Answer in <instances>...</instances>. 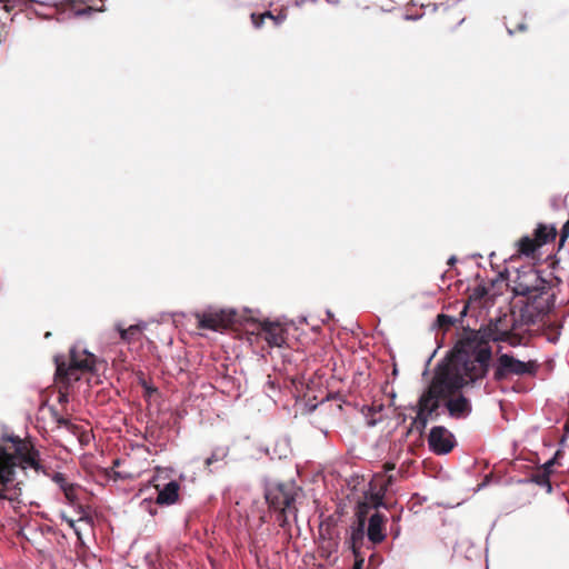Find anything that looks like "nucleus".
Returning a JSON list of instances; mask_svg holds the SVG:
<instances>
[{
  "label": "nucleus",
  "mask_w": 569,
  "mask_h": 569,
  "mask_svg": "<svg viewBox=\"0 0 569 569\" xmlns=\"http://www.w3.org/2000/svg\"><path fill=\"white\" fill-rule=\"evenodd\" d=\"M391 535L393 536V539H397L400 535V527L399 526L391 527Z\"/></svg>",
  "instance_id": "obj_38"
},
{
  "label": "nucleus",
  "mask_w": 569,
  "mask_h": 569,
  "mask_svg": "<svg viewBox=\"0 0 569 569\" xmlns=\"http://www.w3.org/2000/svg\"><path fill=\"white\" fill-rule=\"evenodd\" d=\"M563 456V451L561 449H557L556 452L553 453V456L548 459L543 465H541V469H543L545 471H551L552 472V468L556 466V465H559L560 463V459L562 458Z\"/></svg>",
  "instance_id": "obj_27"
},
{
  "label": "nucleus",
  "mask_w": 569,
  "mask_h": 569,
  "mask_svg": "<svg viewBox=\"0 0 569 569\" xmlns=\"http://www.w3.org/2000/svg\"><path fill=\"white\" fill-rule=\"evenodd\" d=\"M326 317H327V319H322L321 320L322 323H327V321L335 319V315H333V312L330 309L326 310Z\"/></svg>",
  "instance_id": "obj_37"
},
{
  "label": "nucleus",
  "mask_w": 569,
  "mask_h": 569,
  "mask_svg": "<svg viewBox=\"0 0 569 569\" xmlns=\"http://www.w3.org/2000/svg\"><path fill=\"white\" fill-rule=\"evenodd\" d=\"M180 486L176 480L167 482L161 489H158L157 503L170 506L178 500Z\"/></svg>",
  "instance_id": "obj_14"
},
{
  "label": "nucleus",
  "mask_w": 569,
  "mask_h": 569,
  "mask_svg": "<svg viewBox=\"0 0 569 569\" xmlns=\"http://www.w3.org/2000/svg\"><path fill=\"white\" fill-rule=\"evenodd\" d=\"M129 475L122 473L120 471H117L113 469V467H109V480L117 481L118 479H123L128 477Z\"/></svg>",
  "instance_id": "obj_34"
},
{
  "label": "nucleus",
  "mask_w": 569,
  "mask_h": 569,
  "mask_svg": "<svg viewBox=\"0 0 569 569\" xmlns=\"http://www.w3.org/2000/svg\"><path fill=\"white\" fill-rule=\"evenodd\" d=\"M198 327L204 330L222 331L231 325H239L249 330L252 327V333L257 332L269 347H282L286 343L283 328L268 319L258 321L253 311L249 308H221L198 312L196 315Z\"/></svg>",
  "instance_id": "obj_3"
},
{
  "label": "nucleus",
  "mask_w": 569,
  "mask_h": 569,
  "mask_svg": "<svg viewBox=\"0 0 569 569\" xmlns=\"http://www.w3.org/2000/svg\"><path fill=\"white\" fill-rule=\"evenodd\" d=\"M457 261H458L457 257H456V256H451V257L448 259V262H447V263H448L450 267H452V266H455V264H456V262H457Z\"/></svg>",
  "instance_id": "obj_42"
},
{
  "label": "nucleus",
  "mask_w": 569,
  "mask_h": 569,
  "mask_svg": "<svg viewBox=\"0 0 569 569\" xmlns=\"http://www.w3.org/2000/svg\"><path fill=\"white\" fill-rule=\"evenodd\" d=\"M278 512L277 515V521L279 522V526L283 529L288 528L290 526V516L293 517L295 520H297V508L289 510H276Z\"/></svg>",
  "instance_id": "obj_23"
},
{
  "label": "nucleus",
  "mask_w": 569,
  "mask_h": 569,
  "mask_svg": "<svg viewBox=\"0 0 569 569\" xmlns=\"http://www.w3.org/2000/svg\"><path fill=\"white\" fill-rule=\"evenodd\" d=\"M229 455V447L228 446H217L212 449L210 456L206 458L204 466L209 468V471L212 472L213 469H211V466H214V469H219L220 466H218L219 462H223L224 459Z\"/></svg>",
  "instance_id": "obj_17"
},
{
  "label": "nucleus",
  "mask_w": 569,
  "mask_h": 569,
  "mask_svg": "<svg viewBox=\"0 0 569 569\" xmlns=\"http://www.w3.org/2000/svg\"><path fill=\"white\" fill-rule=\"evenodd\" d=\"M103 11V4H101L98 8H94L92 6H87L84 9H80L76 11L77 16H84L90 14L91 12H102Z\"/></svg>",
  "instance_id": "obj_33"
},
{
  "label": "nucleus",
  "mask_w": 569,
  "mask_h": 569,
  "mask_svg": "<svg viewBox=\"0 0 569 569\" xmlns=\"http://www.w3.org/2000/svg\"><path fill=\"white\" fill-rule=\"evenodd\" d=\"M448 388L447 382L427 386L418 398V402L411 406L416 411V417L411 421L409 431L415 427L419 433H423L430 419L436 420L440 416L439 395L443 388Z\"/></svg>",
  "instance_id": "obj_6"
},
{
  "label": "nucleus",
  "mask_w": 569,
  "mask_h": 569,
  "mask_svg": "<svg viewBox=\"0 0 569 569\" xmlns=\"http://www.w3.org/2000/svg\"><path fill=\"white\" fill-rule=\"evenodd\" d=\"M517 29H518L519 31H525V30H527V24H526V23H519V24H518V27H517Z\"/></svg>",
  "instance_id": "obj_44"
},
{
  "label": "nucleus",
  "mask_w": 569,
  "mask_h": 569,
  "mask_svg": "<svg viewBox=\"0 0 569 569\" xmlns=\"http://www.w3.org/2000/svg\"><path fill=\"white\" fill-rule=\"evenodd\" d=\"M263 14L266 16V19H271L276 26H280L287 18L284 12L273 14L271 11H264Z\"/></svg>",
  "instance_id": "obj_28"
},
{
  "label": "nucleus",
  "mask_w": 569,
  "mask_h": 569,
  "mask_svg": "<svg viewBox=\"0 0 569 569\" xmlns=\"http://www.w3.org/2000/svg\"><path fill=\"white\" fill-rule=\"evenodd\" d=\"M533 236L538 244L541 247L556 239L557 229L553 224H546L540 222L537 224Z\"/></svg>",
  "instance_id": "obj_16"
},
{
  "label": "nucleus",
  "mask_w": 569,
  "mask_h": 569,
  "mask_svg": "<svg viewBox=\"0 0 569 569\" xmlns=\"http://www.w3.org/2000/svg\"><path fill=\"white\" fill-rule=\"evenodd\" d=\"M139 383L143 390V397L146 399H151L154 395L159 393V389L149 382L144 377L139 378Z\"/></svg>",
  "instance_id": "obj_25"
},
{
  "label": "nucleus",
  "mask_w": 569,
  "mask_h": 569,
  "mask_svg": "<svg viewBox=\"0 0 569 569\" xmlns=\"http://www.w3.org/2000/svg\"><path fill=\"white\" fill-rule=\"evenodd\" d=\"M62 519H63V521H66V522L69 525V527H71V528L74 530V532H76L77 535H79V530H78V528L76 527V521H74L73 519L68 518V517H66V516H63V517H62Z\"/></svg>",
  "instance_id": "obj_36"
},
{
  "label": "nucleus",
  "mask_w": 569,
  "mask_h": 569,
  "mask_svg": "<svg viewBox=\"0 0 569 569\" xmlns=\"http://www.w3.org/2000/svg\"><path fill=\"white\" fill-rule=\"evenodd\" d=\"M10 2H11V0H0V3H3V4L1 6V8L8 11V10H9V3H10Z\"/></svg>",
  "instance_id": "obj_41"
},
{
  "label": "nucleus",
  "mask_w": 569,
  "mask_h": 569,
  "mask_svg": "<svg viewBox=\"0 0 569 569\" xmlns=\"http://www.w3.org/2000/svg\"><path fill=\"white\" fill-rule=\"evenodd\" d=\"M297 489L293 481L289 483L279 482L266 489L264 498L273 510L291 511L295 509Z\"/></svg>",
  "instance_id": "obj_9"
},
{
  "label": "nucleus",
  "mask_w": 569,
  "mask_h": 569,
  "mask_svg": "<svg viewBox=\"0 0 569 569\" xmlns=\"http://www.w3.org/2000/svg\"><path fill=\"white\" fill-rule=\"evenodd\" d=\"M383 409V406L382 405H379V406H370V407H365L362 409V413L365 415V417L367 418V425L369 427H375L379 423V419H376L375 418V415L382 411Z\"/></svg>",
  "instance_id": "obj_22"
},
{
  "label": "nucleus",
  "mask_w": 569,
  "mask_h": 569,
  "mask_svg": "<svg viewBox=\"0 0 569 569\" xmlns=\"http://www.w3.org/2000/svg\"><path fill=\"white\" fill-rule=\"evenodd\" d=\"M449 355L452 358V367L440 369L438 366V370L427 386L447 382L448 388L438 392L440 408L443 407L452 419H466L472 411V405L470 399L462 393V389L473 386L487 377L490 353L487 351L486 355H479L473 361L466 358V352L458 356L450 351Z\"/></svg>",
  "instance_id": "obj_1"
},
{
  "label": "nucleus",
  "mask_w": 569,
  "mask_h": 569,
  "mask_svg": "<svg viewBox=\"0 0 569 569\" xmlns=\"http://www.w3.org/2000/svg\"><path fill=\"white\" fill-rule=\"evenodd\" d=\"M517 483H518V485H527V483H531V481H530V477H528V478H521V479H518V480H517Z\"/></svg>",
  "instance_id": "obj_40"
},
{
  "label": "nucleus",
  "mask_w": 569,
  "mask_h": 569,
  "mask_svg": "<svg viewBox=\"0 0 569 569\" xmlns=\"http://www.w3.org/2000/svg\"><path fill=\"white\" fill-rule=\"evenodd\" d=\"M467 311H468V306H465L462 311H461V317H465L467 315Z\"/></svg>",
  "instance_id": "obj_45"
},
{
  "label": "nucleus",
  "mask_w": 569,
  "mask_h": 569,
  "mask_svg": "<svg viewBox=\"0 0 569 569\" xmlns=\"http://www.w3.org/2000/svg\"><path fill=\"white\" fill-rule=\"evenodd\" d=\"M522 337L518 333H510V330L508 331V339L505 341L511 347H518L522 345Z\"/></svg>",
  "instance_id": "obj_30"
},
{
  "label": "nucleus",
  "mask_w": 569,
  "mask_h": 569,
  "mask_svg": "<svg viewBox=\"0 0 569 569\" xmlns=\"http://www.w3.org/2000/svg\"><path fill=\"white\" fill-rule=\"evenodd\" d=\"M66 400H67L66 395H60V397H59V401H60V402H63V401H66Z\"/></svg>",
  "instance_id": "obj_47"
},
{
  "label": "nucleus",
  "mask_w": 569,
  "mask_h": 569,
  "mask_svg": "<svg viewBox=\"0 0 569 569\" xmlns=\"http://www.w3.org/2000/svg\"><path fill=\"white\" fill-rule=\"evenodd\" d=\"M113 466H119V460H118V459H116V460L113 461Z\"/></svg>",
  "instance_id": "obj_53"
},
{
  "label": "nucleus",
  "mask_w": 569,
  "mask_h": 569,
  "mask_svg": "<svg viewBox=\"0 0 569 569\" xmlns=\"http://www.w3.org/2000/svg\"><path fill=\"white\" fill-rule=\"evenodd\" d=\"M456 445L455 436L443 426H435L428 436L429 449L436 455L449 453Z\"/></svg>",
  "instance_id": "obj_10"
},
{
  "label": "nucleus",
  "mask_w": 569,
  "mask_h": 569,
  "mask_svg": "<svg viewBox=\"0 0 569 569\" xmlns=\"http://www.w3.org/2000/svg\"><path fill=\"white\" fill-rule=\"evenodd\" d=\"M435 353H436V351H435V352H433V353L428 358L427 363H429V362L431 361V359H432V357L435 356Z\"/></svg>",
  "instance_id": "obj_50"
},
{
  "label": "nucleus",
  "mask_w": 569,
  "mask_h": 569,
  "mask_svg": "<svg viewBox=\"0 0 569 569\" xmlns=\"http://www.w3.org/2000/svg\"><path fill=\"white\" fill-rule=\"evenodd\" d=\"M508 274H509V271L508 269H505L502 272L499 273V277L501 279H507L508 278Z\"/></svg>",
  "instance_id": "obj_43"
},
{
  "label": "nucleus",
  "mask_w": 569,
  "mask_h": 569,
  "mask_svg": "<svg viewBox=\"0 0 569 569\" xmlns=\"http://www.w3.org/2000/svg\"><path fill=\"white\" fill-rule=\"evenodd\" d=\"M259 450L268 456L270 460L287 459L291 453L290 441L287 438L276 441L272 449L269 447H261Z\"/></svg>",
  "instance_id": "obj_15"
},
{
  "label": "nucleus",
  "mask_w": 569,
  "mask_h": 569,
  "mask_svg": "<svg viewBox=\"0 0 569 569\" xmlns=\"http://www.w3.org/2000/svg\"><path fill=\"white\" fill-rule=\"evenodd\" d=\"M339 540L337 538H323L320 550L322 557L329 559L333 551L338 550Z\"/></svg>",
  "instance_id": "obj_21"
},
{
  "label": "nucleus",
  "mask_w": 569,
  "mask_h": 569,
  "mask_svg": "<svg viewBox=\"0 0 569 569\" xmlns=\"http://www.w3.org/2000/svg\"><path fill=\"white\" fill-rule=\"evenodd\" d=\"M487 483H488V480H485V481L479 486V489H481V488L486 487V486H487Z\"/></svg>",
  "instance_id": "obj_49"
},
{
  "label": "nucleus",
  "mask_w": 569,
  "mask_h": 569,
  "mask_svg": "<svg viewBox=\"0 0 569 569\" xmlns=\"http://www.w3.org/2000/svg\"><path fill=\"white\" fill-rule=\"evenodd\" d=\"M386 521L387 517L379 511L373 512L369 517L366 523L367 538L373 546L381 543L386 539Z\"/></svg>",
  "instance_id": "obj_12"
},
{
  "label": "nucleus",
  "mask_w": 569,
  "mask_h": 569,
  "mask_svg": "<svg viewBox=\"0 0 569 569\" xmlns=\"http://www.w3.org/2000/svg\"><path fill=\"white\" fill-rule=\"evenodd\" d=\"M551 286L541 272L532 267L517 269V279L512 292L515 297H523L512 309L519 306V320L527 327L536 325L555 307V296L549 295Z\"/></svg>",
  "instance_id": "obj_2"
},
{
  "label": "nucleus",
  "mask_w": 569,
  "mask_h": 569,
  "mask_svg": "<svg viewBox=\"0 0 569 569\" xmlns=\"http://www.w3.org/2000/svg\"><path fill=\"white\" fill-rule=\"evenodd\" d=\"M569 234V220L566 221V223L562 226L561 229V240L560 242L563 243Z\"/></svg>",
  "instance_id": "obj_35"
},
{
  "label": "nucleus",
  "mask_w": 569,
  "mask_h": 569,
  "mask_svg": "<svg viewBox=\"0 0 569 569\" xmlns=\"http://www.w3.org/2000/svg\"><path fill=\"white\" fill-rule=\"evenodd\" d=\"M406 19H408V20H416V19H418V17H415V16H407V17H406Z\"/></svg>",
  "instance_id": "obj_48"
},
{
  "label": "nucleus",
  "mask_w": 569,
  "mask_h": 569,
  "mask_svg": "<svg viewBox=\"0 0 569 569\" xmlns=\"http://www.w3.org/2000/svg\"><path fill=\"white\" fill-rule=\"evenodd\" d=\"M367 518L363 512H358L356 519L350 525V533L346 543L351 552L359 551L363 546L365 537L367 536L366 530Z\"/></svg>",
  "instance_id": "obj_11"
},
{
  "label": "nucleus",
  "mask_w": 569,
  "mask_h": 569,
  "mask_svg": "<svg viewBox=\"0 0 569 569\" xmlns=\"http://www.w3.org/2000/svg\"><path fill=\"white\" fill-rule=\"evenodd\" d=\"M476 293L479 297H485L487 295V289L485 287H479V288H477Z\"/></svg>",
  "instance_id": "obj_39"
},
{
  "label": "nucleus",
  "mask_w": 569,
  "mask_h": 569,
  "mask_svg": "<svg viewBox=\"0 0 569 569\" xmlns=\"http://www.w3.org/2000/svg\"><path fill=\"white\" fill-rule=\"evenodd\" d=\"M550 476H551V471H545L543 469L540 468V470L538 472H535L530 476V481H531V483H536L540 487L546 488L547 492L550 493L552 491Z\"/></svg>",
  "instance_id": "obj_20"
},
{
  "label": "nucleus",
  "mask_w": 569,
  "mask_h": 569,
  "mask_svg": "<svg viewBox=\"0 0 569 569\" xmlns=\"http://www.w3.org/2000/svg\"><path fill=\"white\" fill-rule=\"evenodd\" d=\"M266 16L263 13H251V22L256 29H260L264 23Z\"/></svg>",
  "instance_id": "obj_32"
},
{
  "label": "nucleus",
  "mask_w": 569,
  "mask_h": 569,
  "mask_svg": "<svg viewBox=\"0 0 569 569\" xmlns=\"http://www.w3.org/2000/svg\"><path fill=\"white\" fill-rule=\"evenodd\" d=\"M457 321H458V319L452 317V316H449V315H446V313H440V315L437 316L435 325L438 328L447 329V328L453 326Z\"/></svg>",
  "instance_id": "obj_26"
},
{
  "label": "nucleus",
  "mask_w": 569,
  "mask_h": 569,
  "mask_svg": "<svg viewBox=\"0 0 569 569\" xmlns=\"http://www.w3.org/2000/svg\"><path fill=\"white\" fill-rule=\"evenodd\" d=\"M327 2H329L331 4H339L340 0H327Z\"/></svg>",
  "instance_id": "obj_46"
},
{
  "label": "nucleus",
  "mask_w": 569,
  "mask_h": 569,
  "mask_svg": "<svg viewBox=\"0 0 569 569\" xmlns=\"http://www.w3.org/2000/svg\"><path fill=\"white\" fill-rule=\"evenodd\" d=\"M52 480L60 487V489L64 492L66 498L70 501H72L74 496V487L72 483L68 482L67 478L63 473L56 472L52 476Z\"/></svg>",
  "instance_id": "obj_19"
},
{
  "label": "nucleus",
  "mask_w": 569,
  "mask_h": 569,
  "mask_svg": "<svg viewBox=\"0 0 569 569\" xmlns=\"http://www.w3.org/2000/svg\"><path fill=\"white\" fill-rule=\"evenodd\" d=\"M10 445H0V503L16 501L21 495L18 475L27 469L47 475L39 460L38 451L18 437H9Z\"/></svg>",
  "instance_id": "obj_4"
},
{
  "label": "nucleus",
  "mask_w": 569,
  "mask_h": 569,
  "mask_svg": "<svg viewBox=\"0 0 569 569\" xmlns=\"http://www.w3.org/2000/svg\"><path fill=\"white\" fill-rule=\"evenodd\" d=\"M508 33H509L510 36H512V34H513V31H512V30H510V29H508Z\"/></svg>",
  "instance_id": "obj_54"
},
{
  "label": "nucleus",
  "mask_w": 569,
  "mask_h": 569,
  "mask_svg": "<svg viewBox=\"0 0 569 569\" xmlns=\"http://www.w3.org/2000/svg\"><path fill=\"white\" fill-rule=\"evenodd\" d=\"M508 315L501 312L495 318H490L488 323L481 325L479 329L468 328L463 336H461L451 352L462 356L466 352V358L473 361L477 356L486 355L489 351L488 371L491 368L492 349L489 342H500L508 339Z\"/></svg>",
  "instance_id": "obj_5"
},
{
  "label": "nucleus",
  "mask_w": 569,
  "mask_h": 569,
  "mask_svg": "<svg viewBox=\"0 0 569 569\" xmlns=\"http://www.w3.org/2000/svg\"><path fill=\"white\" fill-rule=\"evenodd\" d=\"M523 326H526L525 323H522L520 320H519V315L516 316V312L515 310L512 309V320H511V323L510 326H508V329L510 330V333H517V331L522 328Z\"/></svg>",
  "instance_id": "obj_29"
},
{
  "label": "nucleus",
  "mask_w": 569,
  "mask_h": 569,
  "mask_svg": "<svg viewBox=\"0 0 569 569\" xmlns=\"http://www.w3.org/2000/svg\"><path fill=\"white\" fill-rule=\"evenodd\" d=\"M565 430H566L567 433H569V425L568 423H566Z\"/></svg>",
  "instance_id": "obj_51"
},
{
  "label": "nucleus",
  "mask_w": 569,
  "mask_h": 569,
  "mask_svg": "<svg viewBox=\"0 0 569 569\" xmlns=\"http://www.w3.org/2000/svg\"><path fill=\"white\" fill-rule=\"evenodd\" d=\"M355 562L352 569H363L365 567V556L361 553V550L352 552Z\"/></svg>",
  "instance_id": "obj_31"
},
{
  "label": "nucleus",
  "mask_w": 569,
  "mask_h": 569,
  "mask_svg": "<svg viewBox=\"0 0 569 569\" xmlns=\"http://www.w3.org/2000/svg\"><path fill=\"white\" fill-rule=\"evenodd\" d=\"M161 429L158 428L156 425H150L146 429L144 439L150 445H157L160 440Z\"/></svg>",
  "instance_id": "obj_24"
},
{
  "label": "nucleus",
  "mask_w": 569,
  "mask_h": 569,
  "mask_svg": "<svg viewBox=\"0 0 569 569\" xmlns=\"http://www.w3.org/2000/svg\"><path fill=\"white\" fill-rule=\"evenodd\" d=\"M491 367L493 368V379L497 382L508 379L511 375L532 376L537 371L535 361L525 362L511 353H501L495 362L491 361Z\"/></svg>",
  "instance_id": "obj_8"
},
{
  "label": "nucleus",
  "mask_w": 569,
  "mask_h": 569,
  "mask_svg": "<svg viewBox=\"0 0 569 569\" xmlns=\"http://www.w3.org/2000/svg\"><path fill=\"white\" fill-rule=\"evenodd\" d=\"M517 246H518V251L523 254V256H527V257H530V256H533L535 252L538 250V248L540 247L538 244V242L536 241V238L532 239L531 237H529L528 234L521 237L518 242H517Z\"/></svg>",
  "instance_id": "obj_18"
},
{
  "label": "nucleus",
  "mask_w": 569,
  "mask_h": 569,
  "mask_svg": "<svg viewBox=\"0 0 569 569\" xmlns=\"http://www.w3.org/2000/svg\"><path fill=\"white\" fill-rule=\"evenodd\" d=\"M400 520V516L393 517V521L398 522Z\"/></svg>",
  "instance_id": "obj_52"
},
{
  "label": "nucleus",
  "mask_w": 569,
  "mask_h": 569,
  "mask_svg": "<svg viewBox=\"0 0 569 569\" xmlns=\"http://www.w3.org/2000/svg\"><path fill=\"white\" fill-rule=\"evenodd\" d=\"M147 328L146 322H139L134 325H130L128 327L122 322H117L114 325V330L119 335V338L127 343H131L141 338L143 330Z\"/></svg>",
  "instance_id": "obj_13"
},
{
  "label": "nucleus",
  "mask_w": 569,
  "mask_h": 569,
  "mask_svg": "<svg viewBox=\"0 0 569 569\" xmlns=\"http://www.w3.org/2000/svg\"><path fill=\"white\" fill-rule=\"evenodd\" d=\"M96 363V356L93 353L83 350V358L78 356L77 349L72 348L70 351V361L68 365L60 362L59 358H56V375L57 377L69 385L73 381H78L81 378L83 370H90Z\"/></svg>",
  "instance_id": "obj_7"
}]
</instances>
